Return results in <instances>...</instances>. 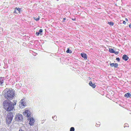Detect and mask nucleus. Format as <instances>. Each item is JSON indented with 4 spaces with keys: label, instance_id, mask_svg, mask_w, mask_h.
<instances>
[{
    "label": "nucleus",
    "instance_id": "f257e3e1",
    "mask_svg": "<svg viewBox=\"0 0 131 131\" xmlns=\"http://www.w3.org/2000/svg\"><path fill=\"white\" fill-rule=\"evenodd\" d=\"M16 104V102L13 103L9 100H5L3 102L4 108L9 111L13 110L14 108V105Z\"/></svg>",
    "mask_w": 131,
    "mask_h": 131
},
{
    "label": "nucleus",
    "instance_id": "f03ea898",
    "mask_svg": "<svg viewBox=\"0 0 131 131\" xmlns=\"http://www.w3.org/2000/svg\"><path fill=\"white\" fill-rule=\"evenodd\" d=\"M4 92L5 93L4 96L7 99V100H12L15 96L14 90L12 89H9L6 88L4 90Z\"/></svg>",
    "mask_w": 131,
    "mask_h": 131
},
{
    "label": "nucleus",
    "instance_id": "7ed1b4c3",
    "mask_svg": "<svg viewBox=\"0 0 131 131\" xmlns=\"http://www.w3.org/2000/svg\"><path fill=\"white\" fill-rule=\"evenodd\" d=\"M14 114L13 113L10 112L8 113L6 116V121L8 124H10L12 122L13 117Z\"/></svg>",
    "mask_w": 131,
    "mask_h": 131
},
{
    "label": "nucleus",
    "instance_id": "20e7f679",
    "mask_svg": "<svg viewBox=\"0 0 131 131\" xmlns=\"http://www.w3.org/2000/svg\"><path fill=\"white\" fill-rule=\"evenodd\" d=\"M15 119V120L18 121H21L23 119V116L20 114H18L16 115Z\"/></svg>",
    "mask_w": 131,
    "mask_h": 131
},
{
    "label": "nucleus",
    "instance_id": "39448f33",
    "mask_svg": "<svg viewBox=\"0 0 131 131\" xmlns=\"http://www.w3.org/2000/svg\"><path fill=\"white\" fill-rule=\"evenodd\" d=\"M28 119L29 118H28ZM29 124L31 126L33 125L35 122V120L34 118L29 117Z\"/></svg>",
    "mask_w": 131,
    "mask_h": 131
},
{
    "label": "nucleus",
    "instance_id": "423d86ee",
    "mask_svg": "<svg viewBox=\"0 0 131 131\" xmlns=\"http://www.w3.org/2000/svg\"><path fill=\"white\" fill-rule=\"evenodd\" d=\"M25 115L27 117H29L30 115V112L29 110H26L25 112Z\"/></svg>",
    "mask_w": 131,
    "mask_h": 131
},
{
    "label": "nucleus",
    "instance_id": "0eeeda50",
    "mask_svg": "<svg viewBox=\"0 0 131 131\" xmlns=\"http://www.w3.org/2000/svg\"><path fill=\"white\" fill-rule=\"evenodd\" d=\"M4 77H0V85L2 86L3 85V83H4Z\"/></svg>",
    "mask_w": 131,
    "mask_h": 131
},
{
    "label": "nucleus",
    "instance_id": "6e6552de",
    "mask_svg": "<svg viewBox=\"0 0 131 131\" xmlns=\"http://www.w3.org/2000/svg\"><path fill=\"white\" fill-rule=\"evenodd\" d=\"M81 56L84 58L85 59H87V55L85 53H81Z\"/></svg>",
    "mask_w": 131,
    "mask_h": 131
},
{
    "label": "nucleus",
    "instance_id": "1a4fd4ad",
    "mask_svg": "<svg viewBox=\"0 0 131 131\" xmlns=\"http://www.w3.org/2000/svg\"><path fill=\"white\" fill-rule=\"evenodd\" d=\"M42 30L40 29L39 30V32H36V35L38 36L39 34L42 35Z\"/></svg>",
    "mask_w": 131,
    "mask_h": 131
},
{
    "label": "nucleus",
    "instance_id": "9d476101",
    "mask_svg": "<svg viewBox=\"0 0 131 131\" xmlns=\"http://www.w3.org/2000/svg\"><path fill=\"white\" fill-rule=\"evenodd\" d=\"M128 58V57L125 54L123 55L122 57V59L123 60H125L127 61Z\"/></svg>",
    "mask_w": 131,
    "mask_h": 131
},
{
    "label": "nucleus",
    "instance_id": "9b49d317",
    "mask_svg": "<svg viewBox=\"0 0 131 131\" xmlns=\"http://www.w3.org/2000/svg\"><path fill=\"white\" fill-rule=\"evenodd\" d=\"M89 85L94 88L95 87L96 85L94 83H93L91 81H90L89 83Z\"/></svg>",
    "mask_w": 131,
    "mask_h": 131
},
{
    "label": "nucleus",
    "instance_id": "f8f14e48",
    "mask_svg": "<svg viewBox=\"0 0 131 131\" xmlns=\"http://www.w3.org/2000/svg\"><path fill=\"white\" fill-rule=\"evenodd\" d=\"M131 96V94L129 93H126L124 95V96L127 98L130 97Z\"/></svg>",
    "mask_w": 131,
    "mask_h": 131
},
{
    "label": "nucleus",
    "instance_id": "ddd939ff",
    "mask_svg": "<svg viewBox=\"0 0 131 131\" xmlns=\"http://www.w3.org/2000/svg\"><path fill=\"white\" fill-rule=\"evenodd\" d=\"M109 51L110 53H113L114 52V51L113 49H109Z\"/></svg>",
    "mask_w": 131,
    "mask_h": 131
},
{
    "label": "nucleus",
    "instance_id": "4468645a",
    "mask_svg": "<svg viewBox=\"0 0 131 131\" xmlns=\"http://www.w3.org/2000/svg\"><path fill=\"white\" fill-rule=\"evenodd\" d=\"M66 52L67 53H72V51L71 50H70L69 48H68L67 50L66 51Z\"/></svg>",
    "mask_w": 131,
    "mask_h": 131
},
{
    "label": "nucleus",
    "instance_id": "2eb2a0df",
    "mask_svg": "<svg viewBox=\"0 0 131 131\" xmlns=\"http://www.w3.org/2000/svg\"><path fill=\"white\" fill-rule=\"evenodd\" d=\"M15 9H16V10H17L18 11V12L19 13H20V11H21V9L20 8H17V7H16L15 8Z\"/></svg>",
    "mask_w": 131,
    "mask_h": 131
},
{
    "label": "nucleus",
    "instance_id": "dca6fc26",
    "mask_svg": "<svg viewBox=\"0 0 131 131\" xmlns=\"http://www.w3.org/2000/svg\"><path fill=\"white\" fill-rule=\"evenodd\" d=\"M75 130L74 127H72L70 129V131H74Z\"/></svg>",
    "mask_w": 131,
    "mask_h": 131
},
{
    "label": "nucleus",
    "instance_id": "f3484780",
    "mask_svg": "<svg viewBox=\"0 0 131 131\" xmlns=\"http://www.w3.org/2000/svg\"><path fill=\"white\" fill-rule=\"evenodd\" d=\"M34 19L36 21H38V20L39 19V17L38 18H36V17H34Z\"/></svg>",
    "mask_w": 131,
    "mask_h": 131
},
{
    "label": "nucleus",
    "instance_id": "a211bd4d",
    "mask_svg": "<svg viewBox=\"0 0 131 131\" xmlns=\"http://www.w3.org/2000/svg\"><path fill=\"white\" fill-rule=\"evenodd\" d=\"M108 23L110 25H111L113 26L114 25V23L112 22H108Z\"/></svg>",
    "mask_w": 131,
    "mask_h": 131
},
{
    "label": "nucleus",
    "instance_id": "6ab92c4d",
    "mask_svg": "<svg viewBox=\"0 0 131 131\" xmlns=\"http://www.w3.org/2000/svg\"><path fill=\"white\" fill-rule=\"evenodd\" d=\"M52 118L55 121H56L57 120V119L56 118L57 117L56 116H54L53 117H52Z\"/></svg>",
    "mask_w": 131,
    "mask_h": 131
},
{
    "label": "nucleus",
    "instance_id": "aec40b11",
    "mask_svg": "<svg viewBox=\"0 0 131 131\" xmlns=\"http://www.w3.org/2000/svg\"><path fill=\"white\" fill-rule=\"evenodd\" d=\"M115 64V63H110V65L111 66V67H113L114 66V64Z\"/></svg>",
    "mask_w": 131,
    "mask_h": 131
},
{
    "label": "nucleus",
    "instance_id": "412c9836",
    "mask_svg": "<svg viewBox=\"0 0 131 131\" xmlns=\"http://www.w3.org/2000/svg\"><path fill=\"white\" fill-rule=\"evenodd\" d=\"M23 100H21V103L22 105L24 106L25 103H24V102H23Z\"/></svg>",
    "mask_w": 131,
    "mask_h": 131
},
{
    "label": "nucleus",
    "instance_id": "4be33fe9",
    "mask_svg": "<svg viewBox=\"0 0 131 131\" xmlns=\"http://www.w3.org/2000/svg\"><path fill=\"white\" fill-rule=\"evenodd\" d=\"M118 64L117 63H115L114 65V67L115 68H117L118 67Z\"/></svg>",
    "mask_w": 131,
    "mask_h": 131
},
{
    "label": "nucleus",
    "instance_id": "5701e85b",
    "mask_svg": "<svg viewBox=\"0 0 131 131\" xmlns=\"http://www.w3.org/2000/svg\"><path fill=\"white\" fill-rule=\"evenodd\" d=\"M124 127H129L128 125V124L127 123H125L124 125Z\"/></svg>",
    "mask_w": 131,
    "mask_h": 131
},
{
    "label": "nucleus",
    "instance_id": "b1692460",
    "mask_svg": "<svg viewBox=\"0 0 131 131\" xmlns=\"http://www.w3.org/2000/svg\"><path fill=\"white\" fill-rule=\"evenodd\" d=\"M14 13H15L17 14L18 12V11H17V10H16V9H15L14 11Z\"/></svg>",
    "mask_w": 131,
    "mask_h": 131
},
{
    "label": "nucleus",
    "instance_id": "393cba45",
    "mask_svg": "<svg viewBox=\"0 0 131 131\" xmlns=\"http://www.w3.org/2000/svg\"><path fill=\"white\" fill-rule=\"evenodd\" d=\"M115 53V54L117 55L118 54V52H116L114 51V52L113 53Z\"/></svg>",
    "mask_w": 131,
    "mask_h": 131
},
{
    "label": "nucleus",
    "instance_id": "a878e982",
    "mask_svg": "<svg viewBox=\"0 0 131 131\" xmlns=\"http://www.w3.org/2000/svg\"><path fill=\"white\" fill-rule=\"evenodd\" d=\"M116 60L117 61H120V59L118 58H116Z\"/></svg>",
    "mask_w": 131,
    "mask_h": 131
},
{
    "label": "nucleus",
    "instance_id": "bb28decb",
    "mask_svg": "<svg viewBox=\"0 0 131 131\" xmlns=\"http://www.w3.org/2000/svg\"><path fill=\"white\" fill-rule=\"evenodd\" d=\"M45 120H42L41 121V123L42 124L43 123L45 122Z\"/></svg>",
    "mask_w": 131,
    "mask_h": 131
},
{
    "label": "nucleus",
    "instance_id": "cd10ccee",
    "mask_svg": "<svg viewBox=\"0 0 131 131\" xmlns=\"http://www.w3.org/2000/svg\"><path fill=\"white\" fill-rule=\"evenodd\" d=\"M100 126V125H98V124H96V127H98L99 126Z\"/></svg>",
    "mask_w": 131,
    "mask_h": 131
},
{
    "label": "nucleus",
    "instance_id": "c85d7f7f",
    "mask_svg": "<svg viewBox=\"0 0 131 131\" xmlns=\"http://www.w3.org/2000/svg\"><path fill=\"white\" fill-rule=\"evenodd\" d=\"M123 23L124 24H126V22L125 21H123Z\"/></svg>",
    "mask_w": 131,
    "mask_h": 131
},
{
    "label": "nucleus",
    "instance_id": "c756f323",
    "mask_svg": "<svg viewBox=\"0 0 131 131\" xmlns=\"http://www.w3.org/2000/svg\"><path fill=\"white\" fill-rule=\"evenodd\" d=\"M129 26L130 28H131V24H129Z\"/></svg>",
    "mask_w": 131,
    "mask_h": 131
},
{
    "label": "nucleus",
    "instance_id": "7c9ffc66",
    "mask_svg": "<svg viewBox=\"0 0 131 131\" xmlns=\"http://www.w3.org/2000/svg\"><path fill=\"white\" fill-rule=\"evenodd\" d=\"M125 20L126 21H128V20L126 18L125 19Z\"/></svg>",
    "mask_w": 131,
    "mask_h": 131
},
{
    "label": "nucleus",
    "instance_id": "2f4dec72",
    "mask_svg": "<svg viewBox=\"0 0 131 131\" xmlns=\"http://www.w3.org/2000/svg\"><path fill=\"white\" fill-rule=\"evenodd\" d=\"M19 131H24V130H22L21 129H20Z\"/></svg>",
    "mask_w": 131,
    "mask_h": 131
},
{
    "label": "nucleus",
    "instance_id": "473e14b6",
    "mask_svg": "<svg viewBox=\"0 0 131 131\" xmlns=\"http://www.w3.org/2000/svg\"><path fill=\"white\" fill-rule=\"evenodd\" d=\"M66 18H63V20H66Z\"/></svg>",
    "mask_w": 131,
    "mask_h": 131
}]
</instances>
